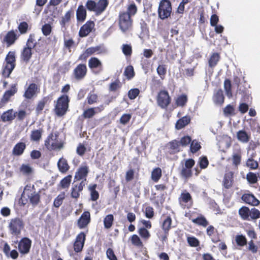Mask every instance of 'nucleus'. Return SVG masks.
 Wrapping results in <instances>:
<instances>
[{
  "instance_id": "obj_1",
  "label": "nucleus",
  "mask_w": 260,
  "mask_h": 260,
  "mask_svg": "<svg viewBox=\"0 0 260 260\" xmlns=\"http://www.w3.org/2000/svg\"><path fill=\"white\" fill-rule=\"evenodd\" d=\"M40 194L36 192L33 187L26 186L25 187L20 200V203L25 205L28 201L32 205H37L40 201Z\"/></svg>"
},
{
  "instance_id": "obj_2",
  "label": "nucleus",
  "mask_w": 260,
  "mask_h": 260,
  "mask_svg": "<svg viewBox=\"0 0 260 260\" xmlns=\"http://www.w3.org/2000/svg\"><path fill=\"white\" fill-rule=\"evenodd\" d=\"M172 12L171 4L168 0H161L158 9V17L162 20L168 18Z\"/></svg>"
},
{
  "instance_id": "obj_3",
  "label": "nucleus",
  "mask_w": 260,
  "mask_h": 260,
  "mask_svg": "<svg viewBox=\"0 0 260 260\" xmlns=\"http://www.w3.org/2000/svg\"><path fill=\"white\" fill-rule=\"evenodd\" d=\"M6 65L4 66L3 75L5 77H8L15 66V53L10 52L6 58Z\"/></svg>"
},
{
  "instance_id": "obj_4",
  "label": "nucleus",
  "mask_w": 260,
  "mask_h": 260,
  "mask_svg": "<svg viewBox=\"0 0 260 260\" xmlns=\"http://www.w3.org/2000/svg\"><path fill=\"white\" fill-rule=\"evenodd\" d=\"M68 96L63 95L57 101L55 108V112L58 116H62L67 112L68 108Z\"/></svg>"
},
{
  "instance_id": "obj_5",
  "label": "nucleus",
  "mask_w": 260,
  "mask_h": 260,
  "mask_svg": "<svg viewBox=\"0 0 260 260\" xmlns=\"http://www.w3.org/2000/svg\"><path fill=\"white\" fill-rule=\"evenodd\" d=\"M45 145L50 150L60 149L62 147L61 141L59 140L57 135L50 134L45 142Z\"/></svg>"
},
{
  "instance_id": "obj_6",
  "label": "nucleus",
  "mask_w": 260,
  "mask_h": 260,
  "mask_svg": "<svg viewBox=\"0 0 260 260\" xmlns=\"http://www.w3.org/2000/svg\"><path fill=\"white\" fill-rule=\"evenodd\" d=\"M8 227L12 235L18 236L23 228L24 223L20 218H14L10 220Z\"/></svg>"
},
{
  "instance_id": "obj_7",
  "label": "nucleus",
  "mask_w": 260,
  "mask_h": 260,
  "mask_svg": "<svg viewBox=\"0 0 260 260\" xmlns=\"http://www.w3.org/2000/svg\"><path fill=\"white\" fill-rule=\"evenodd\" d=\"M119 25L120 29L123 32L127 31L132 27V21L128 14L122 13L120 14Z\"/></svg>"
},
{
  "instance_id": "obj_8",
  "label": "nucleus",
  "mask_w": 260,
  "mask_h": 260,
  "mask_svg": "<svg viewBox=\"0 0 260 260\" xmlns=\"http://www.w3.org/2000/svg\"><path fill=\"white\" fill-rule=\"evenodd\" d=\"M107 52V50L105 48H101L99 46H96L94 47H90L87 48L86 51L81 54L79 59L81 60H86L87 57L91 55L94 53L96 54H104Z\"/></svg>"
},
{
  "instance_id": "obj_9",
  "label": "nucleus",
  "mask_w": 260,
  "mask_h": 260,
  "mask_svg": "<svg viewBox=\"0 0 260 260\" xmlns=\"http://www.w3.org/2000/svg\"><path fill=\"white\" fill-rule=\"evenodd\" d=\"M170 98L166 91H160L157 96V102L158 105L162 108H166L170 103Z\"/></svg>"
},
{
  "instance_id": "obj_10",
  "label": "nucleus",
  "mask_w": 260,
  "mask_h": 260,
  "mask_svg": "<svg viewBox=\"0 0 260 260\" xmlns=\"http://www.w3.org/2000/svg\"><path fill=\"white\" fill-rule=\"evenodd\" d=\"M31 241L27 238L22 239L18 244V250L22 254H27L30 250Z\"/></svg>"
},
{
  "instance_id": "obj_11",
  "label": "nucleus",
  "mask_w": 260,
  "mask_h": 260,
  "mask_svg": "<svg viewBox=\"0 0 260 260\" xmlns=\"http://www.w3.org/2000/svg\"><path fill=\"white\" fill-rule=\"evenodd\" d=\"M179 202L180 205L183 208H190L192 205V201L189 193L184 191L181 193L179 198Z\"/></svg>"
},
{
  "instance_id": "obj_12",
  "label": "nucleus",
  "mask_w": 260,
  "mask_h": 260,
  "mask_svg": "<svg viewBox=\"0 0 260 260\" xmlns=\"http://www.w3.org/2000/svg\"><path fill=\"white\" fill-rule=\"evenodd\" d=\"M17 89L15 86H12L11 88L7 90L4 94L0 102V108L4 106L8 103L10 98L13 96L17 92Z\"/></svg>"
},
{
  "instance_id": "obj_13",
  "label": "nucleus",
  "mask_w": 260,
  "mask_h": 260,
  "mask_svg": "<svg viewBox=\"0 0 260 260\" xmlns=\"http://www.w3.org/2000/svg\"><path fill=\"white\" fill-rule=\"evenodd\" d=\"M85 239V235L83 233H80L76 237L74 243V250L77 252H80L82 250Z\"/></svg>"
},
{
  "instance_id": "obj_14",
  "label": "nucleus",
  "mask_w": 260,
  "mask_h": 260,
  "mask_svg": "<svg viewBox=\"0 0 260 260\" xmlns=\"http://www.w3.org/2000/svg\"><path fill=\"white\" fill-rule=\"evenodd\" d=\"M94 26L93 21H88L80 28L79 34L81 37L87 36L92 30Z\"/></svg>"
},
{
  "instance_id": "obj_15",
  "label": "nucleus",
  "mask_w": 260,
  "mask_h": 260,
  "mask_svg": "<svg viewBox=\"0 0 260 260\" xmlns=\"http://www.w3.org/2000/svg\"><path fill=\"white\" fill-rule=\"evenodd\" d=\"M39 91V89L38 86L34 83H31L26 89L23 95L27 99H31L37 94Z\"/></svg>"
},
{
  "instance_id": "obj_16",
  "label": "nucleus",
  "mask_w": 260,
  "mask_h": 260,
  "mask_svg": "<svg viewBox=\"0 0 260 260\" xmlns=\"http://www.w3.org/2000/svg\"><path fill=\"white\" fill-rule=\"evenodd\" d=\"M86 66L83 64H79L74 70V75L76 79L78 80L83 78L86 74Z\"/></svg>"
},
{
  "instance_id": "obj_17",
  "label": "nucleus",
  "mask_w": 260,
  "mask_h": 260,
  "mask_svg": "<svg viewBox=\"0 0 260 260\" xmlns=\"http://www.w3.org/2000/svg\"><path fill=\"white\" fill-rule=\"evenodd\" d=\"M90 215L89 212H84L78 220V225L80 229L85 228L89 222Z\"/></svg>"
},
{
  "instance_id": "obj_18",
  "label": "nucleus",
  "mask_w": 260,
  "mask_h": 260,
  "mask_svg": "<svg viewBox=\"0 0 260 260\" xmlns=\"http://www.w3.org/2000/svg\"><path fill=\"white\" fill-rule=\"evenodd\" d=\"M104 109L103 106L95 108H90L85 110L83 113V116L85 118H90L92 117L96 113L101 112Z\"/></svg>"
},
{
  "instance_id": "obj_19",
  "label": "nucleus",
  "mask_w": 260,
  "mask_h": 260,
  "mask_svg": "<svg viewBox=\"0 0 260 260\" xmlns=\"http://www.w3.org/2000/svg\"><path fill=\"white\" fill-rule=\"evenodd\" d=\"M88 167L86 165H82L76 173L75 179L80 180L85 178L88 173Z\"/></svg>"
},
{
  "instance_id": "obj_20",
  "label": "nucleus",
  "mask_w": 260,
  "mask_h": 260,
  "mask_svg": "<svg viewBox=\"0 0 260 260\" xmlns=\"http://www.w3.org/2000/svg\"><path fill=\"white\" fill-rule=\"evenodd\" d=\"M17 112H15L13 109H10L4 112L2 116L1 119L3 122L9 121L13 120L16 116Z\"/></svg>"
},
{
  "instance_id": "obj_21",
  "label": "nucleus",
  "mask_w": 260,
  "mask_h": 260,
  "mask_svg": "<svg viewBox=\"0 0 260 260\" xmlns=\"http://www.w3.org/2000/svg\"><path fill=\"white\" fill-rule=\"evenodd\" d=\"M76 17L78 21L83 22L86 17V10L84 6L80 5L76 11Z\"/></svg>"
},
{
  "instance_id": "obj_22",
  "label": "nucleus",
  "mask_w": 260,
  "mask_h": 260,
  "mask_svg": "<svg viewBox=\"0 0 260 260\" xmlns=\"http://www.w3.org/2000/svg\"><path fill=\"white\" fill-rule=\"evenodd\" d=\"M233 173L231 172L226 173L223 180V184L225 188H231L233 185Z\"/></svg>"
},
{
  "instance_id": "obj_23",
  "label": "nucleus",
  "mask_w": 260,
  "mask_h": 260,
  "mask_svg": "<svg viewBox=\"0 0 260 260\" xmlns=\"http://www.w3.org/2000/svg\"><path fill=\"white\" fill-rule=\"evenodd\" d=\"M26 147V145L24 143L19 142L16 144L14 147L12 153L16 156L21 155L24 152Z\"/></svg>"
},
{
  "instance_id": "obj_24",
  "label": "nucleus",
  "mask_w": 260,
  "mask_h": 260,
  "mask_svg": "<svg viewBox=\"0 0 260 260\" xmlns=\"http://www.w3.org/2000/svg\"><path fill=\"white\" fill-rule=\"evenodd\" d=\"M108 5L107 0H99L96 3L95 13L98 15L101 14L105 11Z\"/></svg>"
},
{
  "instance_id": "obj_25",
  "label": "nucleus",
  "mask_w": 260,
  "mask_h": 260,
  "mask_svg": "<svg viewBox=\"0 0 260 260\" xmlns=\"http://www.w3.org/2000/svg\"><path fill=\"white\" fill-rule=\"evenodd\" d=\"M238 140L243 143H247L250 138V135L246 133L244 130H240L237 133Z\"/></svg>"
},
{
  "instance_id": "obj_26",
  "label": "nucleus",
  "mask_w": 260,
  "mask_h": 260,
  "mask_svg": "<svg viewBox=\"0 0 260 260\" xmlns=\"http://www.w3.org/2000/svg\"><path fill=\"white\" fill-rule=\"evenodd\" d=\"M85 184L83 181H82L79 184H76L72 187L71 196L74 198H78L80 196V192H81Z\"/></svg>"
},
{
  "instance_id": "obj_27",
  "label": "nucleus",
  "mask_w": 260,
  "mask_h": 260,
  "mask_svg": "<svg viewBox=\"0 0 260 260\" xmlns=\"http://www.w3.org/2000/svg\"><path fill=\"white\" fill-rule=\"evenodd\" d=\"M58 169L62 173H66L69 169V166L65 158H61L57 162Z\"/></svg>"
},
{
  "instance_id": "obj_28",
  "label": "nucleus",
  "mask_w": 260,
  "mask_h": 260,
  "mask_svg": "<svg viewBox=\"0 0 260 260\" xmlns=\"http://www.w3.org/2000/svg\"><path fill=\"white\" fill-rule=\"evenodd\" d=\"M224 96L221 90L219 89L216 91L213 96L214 102L217 105H221L224 102Z\"/></svg>"
},
{
  "instance_id": "obj_29",
  "label": "nucleus",
  "mask_w": 260,
  "mask_h": 260,
  "mask_svg": "<svg viewBox=\"0 0 260 260\" xmlns=\"http://www.w3.org/2000/svg\"><path fill=\"white\" fill-rule=\"evenodd\" d=\"M243 198L245 202L253 206L258 205L259 203V201L252 194H245L243 196Z\"/></svg>"
},
{
  "instance_id": "obj_30",
  "label": "nucleus",
  "mask_w": 260,
  "mask_h": 260,
  "mask_svg": "<svg viewBox=\"0 0 260 260\" xmlns=\"http://www.w3.org/2000/svg\"><path fill=\"white\" fill-rule=\"evenodd\" d=\"M189 122L190 118L187 116H184L177 121L175 125L176 128L180 129L188 124Z\"/></svg>"
},
{
  "instance_id": "obj_31",
  "label": "nucleus",
  "mask_w": 260,
  "mask_h": 260,
  "mask_svg": "<svg viewBox=\"0 0 260 260\" xmlns=\"http://www.w3.org/2000/svg\"><path fill=\"white\" fill-rule=\"evenodd\" d=\"M17 38L16 33L14 31H10L6 36L5 40L9 45H11L15 42Z\"/></svg>"
},
{
  "instance_id": "obj_32",
  "label": "nucleus",
  "mask_w": 260,
  "mask_h": 260,
  "mask_svg": "<svg viewBox=\"0 0 260 260\" xmlns=\"http://www.w3.org/2000/svg\"><path fill=\"white\" fill-rule=\"evenodd\" d=\"M31 50L26 47L23 48L21 53V58L24 61L26 62L29 61L32 55Z\"/></svg>"
},
{
  "instance_id": "obj_33",
  "label": "nucleus",
  "mask_w": 260,
  "mask_h": 260,
  "mask_svg": "<svg viewBox=\"0 0 260 260\" xmlns=\"http://www.w3.org/2000/svg\"><path fill=\"white\" fill-rule=\"evenodd\" d=\"M220 59L219 54L217 53H213L210 57L208 63L211 68L214 67L219 61Z\"/></svg>"
},
{
  "instance_id": "obj_34",
  "label": "nucleus",
  "mask_w": 260,
  "mask_h": 260,
  "mask_svg": "<svg viewBox=\"0 0 260 260\" xmlns=\"http://www.w3.org/2000/svg\"><path fill=\"white\" fill-rule=\"evenodd\" d=\"M161 170L159 168H155L151 173V179L155 182H157L161 177Z\"/></svg>"
},
{
  "instance_id": "obj_35",
  "label": "nucleus",
  "mask_w": 260,
  "mask_h": 260,
  "mask_svg": "<svg viewBox=\"0 0 260 260\" xmlns=\"http://www.w3.org/2000/svg\"><path fill=\"white\" fill-rule=\"evenodd\" d=\"M43 130L42 129H35L31 132L30 139L33 141H39L42 137Z\"/></svg>"
},
{
  "instance_id": "obj_36",
  "label": "nucleus",
  "mask_w": 260,
  "mask_h": 260,
  "mask_svg": "<svg viewBox=\"0 0 260 260\" xmlns=\"http://www.w3.org/2000/svg\"><path fill=\"white\" fill-rule=\"evenodd\" d=\"M88 66L91 69L97 68L102 66V62L98 58L91 57L88 61Z\"/></svg>"
},
{
  "instance_id": "obj_37",
  "label": "nucleus",
  "mask_w": 260,
  "mask_h": 260,
  "mask_svg": "<svg viewBox=\"0 0 260 260\" xmlns=\"http://www.w3.org/2000/svg\"><path fill=\"white\" fill-rule=\"evenodd\" d=\"M249 211L247 207H243L239 210V213L243 219L249 220Z\"/></svg>"
},
{
  "instance_id": "obj_38",
  "label": "nucleus",
  "mask_w": 260,
  "mask_h": 260,
  "mask_svg": "<svg viewBox=\"0 0 260 260\" xmlns=\"http://www.w3.org/2000/svg\"><path fill=\"white\" fill-rule=\"evenodd\" d=\"M171 223L172 219L169 216H167L163 221L161 226L165 233H167L170 230Z\"/></svg>"
},
{
  "instance_id": "obj_39",
  "label": "nucleus",
  "mask_w": 260,
  "mask_h": 260,
  "mask_svg": "<svg viewBox=\"0 0 260 260\" xmlns=\"http://www.w3.org/2000/svg\"><path fill=\"white\" fill-rule=\"evenodd\" d=\"M113 216L112 214L107 215L104 219V226L106 229L110 228L113 222Z\"/></svg>"
},
{
  "instance_id": "obj_40",
  "label": "nucleus",
  "mask_w": 260,
  "mask_h": 260,
  "mask_svg": "<svg viewBox=\"0 0 260 260\" xmlns=\"http://www.w3.org/2000/svg\"><path fill=\"white\" fill-rule=\"evenodd\" d=\"M72 176L68 175L63 178L60 182V185L62 188H68L71 182Z\"/></svg>"
},
{
  "instance_id": "obj_41",
  "label": "nucleus",
  "mask_w": 260,
  "mask_h": 260,
  "mask_svg": "<svg viewBox=\"0 0 260 260\" xmlns=\"http://www.w3.org/2000/svg\"><path fill=\"white\" fill-rule=\"evenodd\" d=\"M65 198V193L62 192L60 193L54 200L53 205L54 206L58 208L62 203L63 200Z\"/></svg>"
},
{
  "instance_id": "obj_42",
  "label": "nucleus",
  "mask_w": 260,
  "mask_h": 260,
  "mask_svg": "<svg viewBox=\"0 0 260 260\" xmlns=\"http://www.w3.org/2000/svg\"><path fill=\"white\" fill-rule=\"evenodd\" d=\"M224 88L226 92V95L230 98L232 96V93L231 91V81L226 79L224 82Z\"/></svg>"
},
{
  "instance_id": "obj_43",
  "label": "nucleus",
  "mask_w": 260,
  "mask_h": 260,
  "mask_svg": "<svg viewBox=\"0 0 260 260\" xmlns=\"http://www.w3.org/2000/svg\"><path fill=\"white\" fill-rule=\"evenodd\" d=\"M192 221L194 223L201 225L204 226H206L208 224L207 220L202 216H199L197 218L193 219Z\"/></svg>"
},
{
  "instance_id": "obj_44",
  "label": "nucleus",
  "mask_w": 260,
  "mask_h": 260,
  "mask_svg": "<svg viewBox=\"0 0 260 260\" xmlns=\"http://www.w3.org/2000/svg\"><path fill=\"white\" fill-rule=\"evenodd\" d=\"M21 172L25 175L30 174L32 172V168L28 165L23 164L20 168Z\"/></svg>"
},
{
  "instance_id": "obj_45",
  "label": "nucleus",
  "mask_w": 260,
  "mask_h": 260,
  "mask_svg": "<svg viewBox=\"0 0 260 260\" xmlns=\"http://www.w3.org/2000/svg\"><path fill=\"white\" fill-rule=\"evenodd\" d=\"M201 147L200 143L197 140H194L190 144V149L191 152L196 153L201 148Z\"/></svg>"
},
{
  "instance_id": "obj_46",
  "label": "nucleus",
  "mask_w": 260,
  "mask_h": 260,
  "mask_svg": "<svg viewBox=\"0 0 260 260\" xmlns=\"http://www.w3.org/2000/svg\"><path fill=\"white\" fill-rule=\"evenodd\" d=\"M187 96L185 94H182L177 98L176 103L178 106H183L187 102Z\"/></svg>"
},
{
  "instance_id": "obj_47",
  "label": "nucleus",
  "mask_w": 260,
  "mask_h": 260,
  "mask_svg": "<svg viewBox=\"0 0 260 260\" xmlns=\"http://www.w3.org/2000/svg\"><path fill=\"white\" fill-rule=\"evenodd\" d=\"M36 44L37 42L34 38V36L30 35L27 41L26 47L32 49L35 47V46H36Z\"/></svg>"
},
{
  "instance_id": "obj_48",
  "label": "nucleus",
  "mask_w": 260,
  "mask_h": 260,
  "mask_svg": "<svg viewBox=\"0 0 260 260\" xmlns=\"http://www.w3.org/2000/svg\"><path fill=\"white\" fill-rule=\"evenodd\" d=\"M235 240L237 244L239 246H244L247 243V240L245 237L242 235H237L235 238Z\"/></svg>"
},
{
  "instance_id": "obj_49",
  "label": "nucleus",
  "mask_w": 260,
  "mask_h": 260,
  "mask_svg": "<svg viewBox=\"0 0 260 260\" xmlns=\"http://www.w3.org/2000/svg\"><path fill=\"white\" fill-rule=\"evenodd\" d=\"M96 185L94 184L89 187V189L91 192V199L92 201H96L98 200L99 197L98 192L95 190Z\"/></svg>"
},
{
  "instance_id": "obj_50",
  "label": "nucleus",
  "mask_w": 260,
  "mask_h": 260,
  "mask_svg": "<svg viewBox=\"0 0 260 260\" xmlns=\"http://www.w3.org/2000/svg\"><path fill=\"white\" fill-rule=\"evenodd\" d=\"M138 233L142 238L145 240H147L150 236L149 232L145 228H140L138 231Z\"/></svg>"
},
{
  "instance_id": "obj_51",
  "label": "nucleus",
  "mask_w": 260,
  "mask_h": 260,
  "mask_svg": "<svg viewBox=\"0 0 260 260\" xmlns=\"http://www.w3.org/2000/svg\"><path fill=\"white\" fill-rule=\"evenodd\" d=\"M124 74L128 79L133 77L134 76L133 67L131 66H127L125 69Z\"/></svg>"
},
{
  "instance_id": "obj_52",
  "label": "nucleus",
  "mask_w": 260,
  "mask_h": 260,
  "mask_svg": "<svg viewBox=\"0 0 260 260\" xmlns=\"http://www.w3.org/2000/svg\"><path fill=\"white\" fill-rule=\"evenodd\" d=\"M98 99V95L96 94L90 92L87 98V102L90 105L93 104L97 102Z\"/></svg>"
},
{
  "instance_id": "obj_53",
  "label": "nucleus",
  "mask_w": 260,
  "mask_h": 260,
  "mask_svg": "<svg viewBox=\"0 0 260 260\" xmlns=\"http://www.w3.org/2000/svg\"><path fill=\"white\" fill-rule=\"evenodd\" d=\"M187 241L188 244L191 247H197L199 245V240L194 237H188Z\"/></svg>"
},
{
  "instance_id": "obj_54",
  "label": "nucleus",
  "mask_w": 260,
  "mask_h": 260,
  "mask_svg": "<svg viewBox=\"0 0 260 260\" xmlns=\"http://www.w3.org/2000/svg\"><path fill=\"white\" fill-rule=\"evenodd\" d=\"M249 217L252 219H256L260 217V212L255 208L249 211Z\"/></svg>"
},
{
  "instance_id": "obj_55",
  "label": "nucleus",
  "mask_w": 260,
  "mask_h": 260,
  "mask_svg": "<svg viewBox=\"0 0 260 260\" xmlns=\"http://www.w3.org/2000/svg\"><path fill=\"white\" fill-rule=\"evenodd\" d=\"M167 72V69L165 65L159 64L157 68V73L160 77L161 78H163V77L165 75Z\"/></svg>"
},
{
  "instance_id": "obj_56",
  "label": "nucleus",
  "mask_w": 260,
  "mask_h": 260,
  "mask_svg": "<svg viewBox=\"0 0 260 260\" xmlns=\"http://www.w3.org/2000/svg\"><path fill=\"white\" fill-rule=\"evenodd\" d=\"M131 241L133 244L137 246H142L143 244L140 238L137 235H134L131 238Z\"/></svg>"
},
{
  "instance_id": "obj_57",
  "label": "nucleus",
  "mask_w": 260,
  "mask_h": 260,
  "mask_svg": "<svg viewBox=\"0 0 260 260\" xmlns=\"http://www.w3.org/2000/svg\"><path fill=\"white\" fill-rule=\"evenodd\" d=\"M87 9L90 11L95 13L96 3L92 0H88L86 4Z\"/></svg>"
},
{
  "instance_id": "obj_58",
  "label": "nucleus",
  "mask_w": 260,
  "mask_h": 260,
  "mask_svg": "<svg viewBox=\"0 0 260 260\" xmlns=\"http://www.w3.org/2000/svg\"><path fill=\"white\" fill-rule=\"evenodd\" d=\"M171 148L175 151H179L181 149V144L179 141L174 140L170 142Z\"/></svg>"
},
{
  "instance_id": "obj_59",
  "label": "nucleus",
  "mask_w": 260,
  "mask_h": 260,
  "mask_svg": "<svg viewBox=\"0 0 260 260\" xmlns=\"http://www.w3.org/2000/svg\"><path fill=\"white\" fill-rule=\"evenodd\" d=\"M191 139L189 136H185L182 138L179 141L181 147H186L190 143Z\"/></svg>"
},
{
  "instance_id": "obj_60",
  "label": "nucleus",
  "mask_w": 260,
  "mask_h": 260,
  "mask_svg": "<svg viewBox=\"0 0 260 260\" xmlns=\"http://www.w3.org/2000/svg\"><path fill=\"white\" fill-rule=\"evenodd\" d=\"M246 165L248 167L252 169H255L258 167V162L253 159L249 158L246 162Z\"/></svg>"
},
{
  "instance_id": "obj_61",
  "label": "nucleus",
  "mask_w": 260,
  "mask_h": 260,
  "mask_svg": "<svg viewBox=\"0 0 260 260\" xmlns=\"http://www.w3.org/2000/svg\"><path fill=\"white\" fill-rule=\"evenodd\" d=\"M132 115L130 114H123L120 119V122L125 125L129 122L131 118Z\"/></svg>"
},
{
  "instance_id": "obj_62",
  "label": "nucleus",
  "mask_w": 260,
  "mask_h": 260,
  "mask_svg": "<svg viewBox=\"0 0 260 260\" xmlns=\"http://www.w3.org/2000/svg\"><path fill=\"white\" fill-rule=\"evenodd\" d=\"M140 91L137 88L131 89L128 93V96L131 100L135 99L139 94Z\"/></svg>"
},
{
  "instance_id": "obj_63",
  "label": "nucleus",
  "mask_w": 260,
  "mask_h": 260,
  "mask_svg": "<svg viewBox=\"0 0 260 260\" xmlns=\"http://www.w3.org/2000/svg\"><path fill=\"white\" fill-rule=\"evenodd\" d=\"M247 179L251 183H254L257 180L256 175L252 172H249L247 174Z\"/></svg>"
},
{
  "instance_id": "obj_64",
  "label": "nucleus",
  "mask_w": 260,
  "mask_h": 260,
  "mask_svg": "<svg viewBox=\"0 0 260 260\" xmlns=\"http://www.w3.org/2000/svg\"><path fill=\"white\" fill-rule=\"evenodd\" d=\"M106 254L109 260H117L113 250L111 248H109L107 249Z\"/></svg>"
}]
</instances>
